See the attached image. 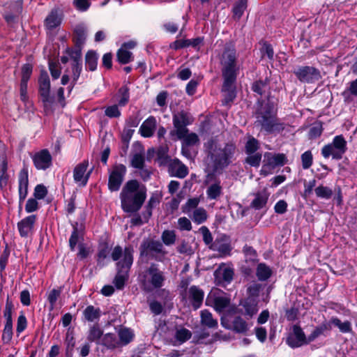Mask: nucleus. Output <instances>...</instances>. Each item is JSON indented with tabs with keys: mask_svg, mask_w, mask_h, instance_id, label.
Instances as JSON below:
<instances>
[{
	"mask_svg": "<svg viewBox=\"0 0 357 357\" xmlns=\"http://www.w3.org/2000/svg\"><path fill=\"white\" fill-rule=\"evenodd\" d=\"M219 64L222 73V105L230 106L237 96L236 82L240 71L238 53L234 40L227 41L218 54Z\"/></svg>",
	"mask_w": 357,
	"mask_h": 357,
	"instance_id": "nucleus-1",
	"label": "nucleus"
},
{
	"mask_svg": "<svg viewBox=\"0 0 357 357\" xmlns=\"http://www.w3.org/2000/svg\"><path fill=\"white\" fill-rule=\"evenodd\" d=\"M253 116L255 126L260 128V131L266 135H278L285 129V123L278 117L277 105L271 100L269 96L266 100L259 98L257 100Z\"/></svg>",
	"mask_w": 357,
	"mask_h": 357,
	"instance_id": "nucleus-2",
	"label": "nucleus"
},
{
	"mask_svg": "<svg viewBox=\"0 0 357 357\" xmlns=\"http://www.w3.org/2000/svg\"><path fill=\"white\" fill-rule=\"evenodd\" d=\"M119 197L123 211L135 213L141 209L146 199V188L144 185L140 188L137 180L131 179L123 185Z\"/></svg>",
	"mask_w": 357,
	"mask_h": 357,
	"instance_id": "nucleus-3",
	"label": "nucleus"
},
{
	"mask_svg": "<svg viewBox=\"0 0 357 357\" xmlns=\"http://www.w3.org/2000/svg\"><path fill=\"white\" fill-rule=\"evenodd\" d=\"M211 151L208 156L210 157L214 170H224L228 167L236 159L237 147L234 142H229L224 144L223 147L215 145L211 141Z\"/></svg>",
	"mask_w": 357,
	"mask_h": 357,
	"instance_id": "nucleus-4",
	"label": "nucleus"
},
{
	"mask_svg": "<svg viewBox=\"0 0 357 357\" xmlns=\"http://www.w3.org/2000/svg\"><path fill=\"white\" fill-rule=\"evenodd\" d=\"M166 280L163 271L156 263H151L144 271L141 280V288L146 293H151L155 289H161Z\"/></svg>",
	"mask_w": 357,
	"mask_h": 357,
	"instance_id": "nucleus-5",
	"label": "nucleus"
},
{
	"mask_svg": "<svg viewBox=\"0 0 357 357\" xmlns=\"http://www.w3.org/2000/svg\"><path fill=\"white\" fill-rule=\"evenodd\" d=\"M133 253L134 249L132 246L125 247L123 258L116 263V273L113 284L119 290L123 289L129 278V273L134 261Z\"/></svg>",
	"mask_w": 357,
	"mask_h": 357,
	"instance_id": "nucleus-6",
	"label": "nucleus"
},
{
	"mask_svg": "<svg viewBox=\"0 0 357 357\" xmlns=\"http://www.w3.org/2000/svg\"><path fill=\"white\" fill-rule=\"evenodd\" d=\"M347 151V143L342 135H336L331 143L324 145L321 149V155L324 158L332 156L334 160H341Z\"/></svg>",
	"mask_w": 357,
	"mask_h": 357,
	"instance_id": "nucleus-7",
	"label": "nucleus"
},
{
	"mask_svg": "<svg viewBox=\"0 0 357 357\" xmlns=\"http://www.w3.org/2000/svg\"><path fill=\"white\" fill-rule=\"evenodd\" d=\"M192 118L190 114L184 110L173 114V125L176 130H171L170 136L172 137L175 135L178 139H181L187 132L188 129L187 126L192 123Z\"/></svg>",
	"mask_w": 357,
	"mask_h": 357,
	"instance_id": "nucleus-8",
	"label": "nucleus"
},
{
	"mask_svg": "<svg viewBox=\"0 0 357 357\" xmlns=\"http://www.w3.org/2000/svg\"><path fill=\"white\" fill-rule=\"evenodd\" d=\"M293 73L302 83L314 84L322 78L320 70L313 66H298Z\"/></svg>",
	"mask_w": 357,
	"mask_h": 357,
	"instance_id": "nucleus-9",
	"label": "nucleus"
},
{
	"mask_svg": "<svg viewBox=\"0 0 357 357\" xmlns=\"http://www.w3.org/2000/svg\"><path fill=\"white\" fill-rule=\"evenodd\" d=\"M38 95L40 97L44 107H46L47 105L53 104L54 102V98L50 95V79L47 72L45 69L40 70V75L38 79Z\"/></svg>",
	"mask_w": 357,
	"mask_h": 357,
	"instance_id": "nucleus-10",
	"label": "nucleus"
},
{
	"mask_svg": "<svg viewBox=\"0 0 357 357\" xmlns=\"http://www.w3.org/2000/svg\"><path fill=\"white\" fill-rule=\"evenodd\" d=\"M127 172L126 165L123 164H116L113 165L108 177V189L111 192L118 191L124 180Z\"/></svg>",
	"mask_w": 357,
	"mask_h": 357,
	"instance_id": "nucleus-11",
	"label": "nucleus"
},
{
	"mask_svg": "<svg viewBox=\"0 0 357 357\" xmlns=\"http://www.w3.org/2000/svg\"><path fill=\"white\" fill-rule=\"evenodd\" d=\"M286 343L291 349L298 348L310 344L308 340V336H306L298 324H294L291 327V332L287 337Z\"/></svg>",
	"mask_w": 357,
	"mask_h": 357,
	"instance_id": "nucleus-12",
	"label": "nucleus"
},
{
	"mask_svg": "<svg viewBox=\"0 0 357 357\" xmlns=\"http://www.w3.org/2000/svg\"><path fill=\"white\" fill-rule=\"evenodd\" d=\"M153 252L164 254L162 243L159 241L153 239L144 240L139 247L140 257H145L149 259H156Z\"/></svg>",
	"mask_w": 357,
	"mask_h": 357,
	"instance_id": "nucleus-13",
	"label": "nucleus"
},
{
	"mask_svg": "<svg viewBox=\"0 0 357 357\" xmlns=\"http://www.w3.org/2000/svg\"><path fill=\"white\" fill-rule=\"evenodd\" d=\"M32 160L38 170H46L52 165V156L47 149L35 153L32 156Z\"/></svg>",
	"mask_w": 357,
	"mask_h": 357,
	"instance_id": "nucleus-14",
	"label": "nucleus"
},
{
	"mask_svg": "<svg viewBox=\"0 0 357 357\" xmlns=\"http://www.w3.org/2000/svg\"><path fill=\"white\" fill-rule=\"evenodd\" d=\"M29 172L26 168H23L18 176V193H19V213L22 209V204L28 195Z\"/></svg>",
	"mask_w": 357,
	"mask_h": 357,
	"instance_id": "nucleus-15",
	"label": "nucleus"
},
{
	"mask_svg": "<svg viewBox=\"0 0 357 357\" xmlns=\"http://www.w3.org/2000/svg\"><path fill=\"white\" fill-rule=\"evenodd\" d=\"M209 249L218 251L223 256H229L231 255L232 248L229 237L223 234L215 238L213 244L209 245Z\"/></svg>",
	"mask_w": 357,
	"mask_h": 357,
	"instance_id": "nucleus-16",
	"label": "nucleus"
},
{
	"mask_svg": "<svg viewBox=\"0 0 357 357\" xmlns=\"http://www.w3.org/2000/svg\"><path fill=\"white\" fill-rule=\"evenodd\" d=\"M266 156L268 158L267 164H264L261 170V174L264 176L268 175L269 173L266 170V167H271L275 168V167H282L287 163L288 160L284 153H275L272 155L271 153H267Z\"/></svg>",
	"mask_w": 357,
	"mask_h": 357,
	"instance_id": "nucleus-17",
	"label": "nucleus"
},
{
	"mask_svg": "<svg viewBox=\"0 0 357 357\" xmlns=\"http://www.w3.org/2000/svg\"><path fill=\"white\" fill-rule=\"evenodd\" d=\"M162 193L158 190L153 192L146 205L145 206V210L142 212L143 219L145 220V222H148L151 217L152 216L153 209L159 205L162 199Z\"/></svg>",
	"mask_w": 357,
	"mask_h": 357,
	"instance_id": "nucleus-18",
	"label": "nucleus"
},
{
	"mask_svg": "<svg viewBox=\"0 0 357 357\" xmlns=\"http://www.w3.org/2000/svg\"><path fill=\"white\" fill-rule=\"evenodd\" d=\"M37 220L36 215H30L17 222V229L20 236L22 238H26L29 233L33 229Z\"/></svg>",
	"mask_w": 357,
	"mask_h": 357,
	"instance_id": "nucleus-19",
	"label": "nucleus"
},
{
	"mask_svg": "<svg viewBox=\"0 0 357 357\" xmlns=\"http://www.w3.org/2000/svg\"><path fill=\"white\" fill-rule=\"evenodd\" d=\"M71 225L73 231L69 238V248L71 251H74L79 241L84 240V226L83 224L79 225L77 222L72 223Z\"/></svg>",
	"mask_w": 357,
	"mask_h": 357,
	"instance_id": "nucleus-20",
	"label": "nucleus"
},
{
	"mask_svg": "<svg viewBox=\"0 0 357 357\" xmlns=\"http://www.w3.org/2000/svg\"><path fill=\"white\" fill-rule=\"evenodd\" d=\"M215 280L216 284L221 287H225L227 284H230L234 276V268L231 267H226L223 268L222 272L218 270L214 272Z\"/></svg>",
	"mask_w": 357,
	"mask_h": 357,
	"instance_id": "nucleus-21",
	"label": "nucleus"
},
{
	"mask_svg": "<svg viewBox=\"0 0 357 357\" xmlns=\"http://www.w3.org/2000/svg\"><path fill=\"white\" fill-rule=\"evenodd\" d=\"M204 291L197 286L192 285L189 288V299L192 308L196 310L202 305Z\"/></svg>",
	"mask_w": 357,
	"mask_h": 357,
	"instance_id": "nucleus-22",
	"label": "nucleus"
},
{
	"mask_svg": "<svg viewBox=\"0 0 357 357\" xmlns=\"http://www.w3.org/2000/svg\"><path fill=\"white\" fill-rule=\"evenodd\" d=\"M205 304L207 306H213L216 312H221L229 305L230 298L225 296L211 298L210 295H208Z\"/></svg>",
	"mask_w": 357,
	"mask_h": 357,
	"instance_id": "nucleus-23",
	"label": "nucleus"
},
{
	"mask_svg": "<svg viewBox=\"0 0 357 357\" xmlns=\"http://www.w3.org/2000/svg\"><path fill=\"white\" fill-rule=\"evenodd\" d=\"M222 325L224 328L231 330L238 334L245 335L249 330L248 324L241 316L234 317L231 325H225L222 321Z\"/></svg>",
	"mask_w": 357,
	"mask_h": 357,
	"instance_id": "nucleus-24",
	"label": "nucleus"
},
{
	"mask_svg": "<svg viewBox=\"0 0 357 357\" xmlns=\"http://www.w3.org/2000/svg\"><path fill=\"white\" fill-rule=\"evenodd\" d=\"M156 124L155 118L153 116H149L139 128V132L141 136L145 138L152 137L156 128Z\"/></svg>",
	"mask_w": 357,
	"mask_h": 357,
	"instance_id": "nucleus-25",
	"label": "nucleus"
},
{
	"mask_svg": "<svg viewBox=\"0 0 357 357\" xmlns=\"http://www.w3.org/2000/svg\"><path fill=\"white\" fill-rule=\"evenodd\" d=\"M82 316L84 321L91 323H98L102 316V312L99 307H96L92 305H87L82 312Z\"/></svg>",
	"mask_w": 357,
	"mask_h": 357,
	"instance_id": "nucleus-26",
	"label": "nucleus"
},
{
	"mask_svg": "<svg viewBox=\"0 0 357 357\" xmlns=\"http://www.w3.org/2000/svg\"><path fill=\"white\" fill-rule=\"evenodd\" d=\"M240 305L244 309V312L242 310H238V312L248 318H252L258 312L257 303L253 298H248L241 301Z\"/></svg>",
	"mask_w": 357,
	"mask_h": 357,
	"instance_id": "nucleus-27",
	"label": "nucleus"
},
{
	"mask_svg": "<svg viewBox=\"0 0 357 357\" xmlns=\"http://www.w3.org/2000/svg\"><path fill=\"white\" fill-rule=\"evenodd\" d=\"M332 326L329 321H324L321 324L317 326L312 333L308 335L310 343L314 342L321 335L326 336V333L331 331Z\"/></svg>",
	"mask_w": 357,
	"mask_h": 357,
	"instance_id": "nucleus-28",
	"label": "nucleus"
},
{
	"mask_svg": "<svg viewBox=\"0 0 357 357\" xmlns=\"http://www.w3.org/2000/svg\"><path fill=\"white\" fill-rule=\"evenodd\" d=\"M89 167L88 160H84L82 162L77 164L73 169V179L75 183H79L83 187L84 181V174Z\"/></svg>",
	"mask_w": 357,
	"mask_h": 357,
	"instance_id": "nucleus-29",
	"label": "nucleus"
},
{
	"mask_svg": "<svg viewBox=\"0 0 357 357\" xmlns=\"http://www.w3.org/2000/svg\"><path fill=\"white\" fill-rule=\"evenodd\" d=\"M99 55L96 50H89L84 57L85 67L87 71L93 72L97 70Z\"/></svg>",
	"mask_w": 357,
	"mask_h": 357,
	"instance_id": "nucleus-30",
	"label": "nucleus"
},
{
	"mask_svg": "<svg viewBox=\"0 0 357 357\" xmlns=\"http://www.w3.org/2000/svg\"><path fill=\"white\" fill-rule=\"evenodd\" d=\"M102 335L103 330L98 323H96L90 326L86 339L89 342H95L96 344H99Z\"/></svg>",
	"mask_w": 357,
	"mask_h": 357,
	"instance_id": "nucleus-31",
	"label": "nucleus"
},
{
	"mask_svg": "<svg viewBox=\"0 0 357 357\" xmlns=\"http://www.w3.org/2000/svg\"><path fill=\"white\" fill-rule=\"evenodd\" d=\"M109 252L110 248L107 242L99 244L96 255V261L98 267L102 268L107 265L105 259L107 258Z\"/></svg>",
	"mask_w": 357,
	"mask_h": 357,
	"instance_id": "nucleus-32",
	"label": "nucleus"
},
{
	"mask_svg": "<svg viewBox=\"0 0 357 357\" xmlns=\"http://www.w3.org/2000/svg\"><path fill=\"white\" fill-rule=\"evenodd\" d=\"M269 194L264 190V192H258L255 195L254 199L251 202L250 207L255 210H261L264 208L268 200Z\"/></svg>",
	"mask_w": 357,
	"mask_h": 357,
	"instance_id": "nucleus-33",
	"label": "nucleus"
},
{
	"mask_svg": "<svg viewBox=\"0 0 357 357\" xmlns=\"http://www.w3.org/2000/svg\"><path fill=\"white\" fill-rule=\"evenodd\" d=\"M99 344L105 347L107 349L109 350H114L116 348L120 347L116 335L112 333L103 334Z\"/></svg>",
	"mask_w": 357,
	"mask_h": 357,
	"instance_id": "nucleus-34",
	"label": "nucleus"
},
{
	"mask_svg": "<svg viewBox=\"0 0 357 357\" xmlns=\"http://www.w3.org/2000/svg\"><path fill=\"white\" fill-rule=\"evenodd\" d=\"M119 346H126L130 344L134 339L135 335L132 331L128 328H120L118 332Z\"/></svg>",
	"mask_w": 357,
	"mask_h": 357,
	"instance_id": "nucleus-35",
	"label": "nucleus"
},
{
	"mask_svg": "<svg viewBox=\"0 0 357 357\" xmlns=\"http://www.w3.org/2000/svg\"><path fill=\"white\" fill-rule=\"evenodd\" d=\"M61 23V19L58 15L56 10H52L45 20V26L49 30H54Z\"/></svg>",
	"mask_w": 357,
	"mask_h": 357,
	"instance_id": "nucleus-36",
	"label": "nucleus"
},
{
	"mask_svg": "<svg viewBox=\"0 0 357 357\" xmlns=\"http://www.w3.org/2000/svg\"><path fill=\"white\" fill-rule=\"evenodd\" d=\"M248 7V0H237L233 5V19L238 21L243 16L244 11Z\"/></svg>",
	"mask_w": 357,
	"mask_h": 357,
	"instance_id": "nucleus-37",
	"label": "nucleus"
},
{
	"mask_svg": "<svg viewBox=\"0 0 357 357\" xmlns=\"http://www.w3.org/2000/svg\"><path fill=\"white\" fill-rule=\"evenodd\" d=\"M73 41L75 47L83 46L86 40V30L82 26H77L73 31Z\"/></svg>",
	"mask_w": 357,
	"mask_h": 357,
	"instance_id": "nucleus-38",
	"label": "nucleus"
},
{
	"mask_svg": "<svg viewBox=\"0 0 357 357\" xmlns=\"http://www.w3.org/2000/svg\"><path fill=\"white\" fill-rule=\"evenodd\" d=\"M271 268L265 263H259L256 269V275L259 281H266L272 275Z\"/></svg>",
	"mask_w": 357,
	"mask_h": 357,
	"instance_id": "nucleus-39",
	"label": "nucleus"
},
{
	"mask_svg": "<svg viewBox=\"0 0 357 357\" xmlns=\"http://www.w3.org/2000/svg\"><path fill=\"white\" fill-rule=\"evenodd\" d=\"M222 194L221 181L211 183L206 190L207 198L210 200H218Z\"/></svg>",
	"mask_w": 357,
	"mask_h": 357,
	"instance_id": "nucleus-40",
	"label": "nucleus"
},
{
	"mask_svg": "<svg viewBox=\"0 0 357 357\" xmlns=\"http://www.w3.org/2000/svg\"><path fill=\"white\" fill-rule=\"evenodd\" d=\"M82 47H75V49H72L70 47H67L65 50L64 53L68 54L73 61L71 65L82 64Z\"/></svg>",
	"mask_w": 357,
	"mask_h": 357,
	"instance_id": "nucleus-41",
	"label": "nucleus"
},
{
	"mask_svg": "<svg viewBox=\"0 0 357 357\" xmlns=\"http://www.w3.org/2000/svg\"><path fill=\"white\" fill-rule=\"evenodd\" d=\"M201 322L202 325L206 326L210 328L218 327V321L213 318L212 314L207 310L201 312Z\"/></svg>",
	"mask_w": 357,
	"mask_h": 357,
	"instance_id": "nucleus-42",
	"label": "nucleus"
},
{
	"mask_svg": "<svg viewBox=\"0 0 357 357\" xmlns=\"http://www.w3.org/2000/svg\"><path fill=\"white\" fill-rule=\"evenodd\" d=\"M133 59V54L131 52L121 47L117 50L116 60L120 64L125 65L129 63Z\"/></svg>",
	"mask_w": 357,
	"mask_h": 357,
	"instance_id": "nucleus-43",
	"label": "nucleus"
},
{
	"mask_svg": "<svg viewBox=\"0 0 357 357\" xmlns=\"http://www.w3.org/2000/svg\"><path fill=\"white\" fill-rule=\"evenodd\" d=\"M270 83V79L266 77L264 79H258L255 81L251 86V89L254 93L262 96Z\"/></svg>",
	"mask_w": 357,
	"mask_h": 357,
	"instance_id": "nucleus-44",
	"label": "nucleus"
},
{
	"mask_svg": "<svg viewBox=\"0 0 357 357\" xmlns=\"http://www.w3.org/2000/svg\"><path fill=\"white\" fill-rule=\"evenodd\" d=\"M168 149L164 146H159L155 151L156 161L160 166L166 165L169 161V156L168 155Z\"/></svg>",
	"mask_w": 357,
	"mask_h": 357,
	"instance_id": "nucleus-45",
	"label": "nucleus"
},
{
	"mask_svg": "<svg viewBox=\"0 0 357 357\" xmlns=\"http://www.w3.org/2000/svg\"><path fill=\"white\" fill-rule=\"evenodd\" d=\"M329 322L331 323V325L333 324L337 326L343 333H348L352 331L351 324L349 321L342 322L339 318L332 317Z\"/></svg>",
	"mask_w": 357,
	"mask_h": 357,
	"instance_id": "nucleus-46",
	"label": "nucleus"
},
{
	"mask_svg": "<svg viewBox=\"0 0 357 357\" xmlns=\"http://www.w3.org/2000/svg\"><path fill=\"white\" fill-rule=\"evenodd\" d=\"M259 148L260 145L258 139L254 137H250L245 144V152L247 155H252L257 153V151Z\"/></svg>",
	"mask_w": 357,
	"mask_h": 357,
	"instance_id": "nucleus-47",
	"label": "nucleus"
},
{
	"mask_svg": "<svg viewBox=\"0 0 357 357\" xmlns=\"http://www.w3.org/2000/svg\"><path fill=\"white\" fill-rule=\"evenodd\" d=\"M260 53L261 59L266 56L269 61H273L274 60V50L273 46L267 41L262 43V46L260 48Z\"/></svg>",
	"mask_w": 357,
	"mask_h": 357,
	"instance_id": "nucleus-48",
	"label": "nucleus"
},
{
	"mask_svg": "<svg viewBox=\"0 0 357 357\" xmlns=\"http://www.w3.org/2000/svg\"><path fill=\"white\" fill-rule=\"evenodd\" d=\"M129 88L128 86L124 85L122 86L118 90V96H119V99L118 100V104L120 107L126 106L129 102L130 99V92Z\"/></svg>",
	"mask_w": 357,
	"mask_h": 357,
	"instance_id": "nucleus-49",
	"label": "nucleus"
},
{
	"mask_svg": "<svg viewBox=\"0 0 357 357\" xmlns=\"http://www.w3.org/2000/svg\"><path fill=\"white\" fill-rule=\"evenodd\" d=\"M314 192L318 198L325 199H330L333 194V191L331 188L323 185H320L315 188Z\"/></svg>",
	"mask_w": 357,
	"mask_h": 357,
	"instance_id": "nucleus-50",
	"label": "nucleus"
},
{
	"mask_svg": "<svg viewBox=\"0 0 357 357\" xmlns=\"http://www.w3.org/2000/svg\"><path fill=\"white\" fill-rule=\"evenodd\" d=\"M207 218L208 215L206 211L203 207H200L194 211L192 219L194 222L200 225L204 222L207 220Z\"/></svg>",
	"mask_w": 357,
	"mask_h": 357,
	"instance_id": "nucleus-51",
	"label": "nucleus"
},
{
	"mask_svg": "<svg viewBox=\"0 0 357 357\" xmlns=\"http://www.w3.org/2000/svg\"><path fill=\"white\" fill-rule=\"evenodd\" d=\"M33 66L31 63H24L21 68V80L20 83H28L32 73Z\"/></svg>",
	"mask_w": 357,
	"mask_h": 357,
	"instance_id": "nucleus-52",
	"label": "nucleus"
},
{
	"mask_svg": "<svg viewBox=\"0 0 357 357\" xmlns=\"http://www.w3.org/2000/svg\"><path fill=\"white\" fill-rule=\"evenodd\" d=\"M13 309H14V305H13L12 301L8 296L6 301L5 308L3 310V317L6 319L5 324H8L9 325H13L12 313H13Z\"/></svg>",
	"mask_w": 357,
	"mask_h": 357,
	"instance_id": "nucleus-53",
	"label": "nucleus"
},
{
	"mask_svg": "<svg viewBox=\"0 0 357 357\" xmlns=\"http://www.w3.org/2000/svg\"><path fill=\"white\" fill-rule=\"evenodd\" d=\"M8 163L6 160H3L1 164V175H0V188L3 190L8 185L9 175L7 173Z\"/></svg>",
	"mask_w": 357,
	"mask_h": 357,
	"instance_id": "nucleus-54",
	"label": "nucleus"
},
{
	"mask_svg": "<svg viewBox=\"0 0 357 357\" xmlns=\"http://www.w3.org/2000/svg\"><path fill=\"white\" fill-rule=\"evenodd\" d=\"M130 165L135 169H143L145 167V157L143 153H135L131 160Z\"/></svg>",
	"mask_w": 357,
	"mask_h": 357,
	"instance_id": "nucleus-55",
	"label": "nucleus"
},
{
	"mask_svg": "<svg viewBox=\"0 0 357 357\" xmlns=\"http://www.w3.org/2000/svg\"><path fill=\"white\" fill-rule=\"evenodd\" d=\"M161 239L165 245H173L176 239L175 231L174 230H165L162 233Z\"/></svg>",
	"mask_w": 357,
	"mask_h": 357,
	"instance_id": "nucleus-56",
	"label": "nucleus"
},
{
	"mask_svg": "<svg viewBox=\"0 0 357 357\" xmlns=\"http://www.w3.org/2000/svg\"><path fill=\"white\" fill-rule=\"evenodd\" d=\"M200 202L199 197L190 198L187 202L182 206V212L184 213H190L192 209L198 208L197 206Z\"/></svg>",
	"mask_w": 357,
	"mask_h": 357,
	"instance_id": "nucleus-57",
	"label": "nucleus"
},
{
	"mask_svg": "<svg viewBox=\"0 0 357 357\" xmlns=\"http://www.w3.org/2000/svg\"><path fill=\"white\" fill-rule=\"evenodd\" d=\"M261 153H255L252 155H248L245 158L244 163L248 164L250 166L253 167H258L260 165L261 160Z\"/></svg>",
	"mask_w": 357,
	"mask_h": 357,
	"instance_id": "nucleus-58",
	"label": "nucleus"
},
{
	"mask_svg": "<svg viewBox=\"0 0 357 357\" xmlns=\"http://www.w3.org/2000/svg\"><path fill=\"white\" fill-rule=\"evenodd\" d=\"M175 338L181 343L185 342L192 337V333L185 328H182L176 331Z\"/></svg>",
	"mask_w": 357,
	"mask_h": 357,
	"instance_id": "nucleus-59",
	"label": "nucleus"
},
{
	"mask_svg": "<svg viewBox=\"0 0 357 357\" xmlns=\"http://www.w3.org/2000/svg\"><path fill=\"white\" fill-rule=\"evenodd\" d=\"M302 167L304 169H309L313 163V155L311 151L308 150L301 154Z\"/></svg>",
	"mask_w": 357,
	"mask_h": 357,
	"instance_id": "nucleus-60",
	"label": "nucleus"
},
{
	"mask_svg": "<svg viewBox=\"0 0 357 357\" xmlns=\"http://www.w3.org/2000/svg\"><path fill=\"white\" fill-rule=\"evenodd\" d=\"M72 69V81L71 89H73L79 79L82 72V64L71 65Z\"/></svg>",
	"mask_w": 357,
	"mask_h": 357,
	"instance_id": "nucleus-61",
	"label": "nucleus"
},
{
	"mask_svg": "<svg viewBox=\"0 0 357 357\" xmlns=\"http://www.w3.org/2000/svg\"><path fill=\"white\" fill-rule=\"evenodd\" d=\"M27 327V319L23 311L20 312V314L17 318L16 332L19 335L22 333Z\"/></svg>",
	"mask_w": 357,
	"mask_h": 357,
	"instance_id": "nucleus-62",
	"label": "nucleus"
},
{
	"mask_svg": "<svg viewBox=\"0 0 357 357\" xmlns=\"http://www.w3.org/2000/svg\"><path fill=\"white\" fill-rule=\"evenodd\" d=\"M323 131L322 123L321 122H319L311 127L308 132V135L310 139H316L319 137Z\"/></svg>",
	"mask_w": 357,
	"mask_h": 357,
	"instance_id": "nucleus-63",
	"label": "nucleus"
},
{
	"mask_svg": "<svg viewBox=\"0 0 357 357\" xmlns=\"http://www.w3.org/2000/svg\"><path fill=\"white\" fill-rule=\"evenodd\" d=\"M47 192V189L43 184H38L34 188L33 196L36 199L40 200L46 197Z\"/></svg>",
	"mask_w": 357,
	"mask_h": 357,
	"instance_id": "nucleus-64",
	"label": "nucleus"
}]
</instances>
